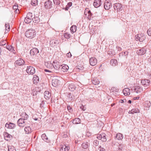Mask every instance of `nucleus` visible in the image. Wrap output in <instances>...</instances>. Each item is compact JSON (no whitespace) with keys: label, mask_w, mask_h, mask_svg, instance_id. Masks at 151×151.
<instances>
[{"label":"nucleus","mask_w":151,"mask_h":151,"mask_svg":"<svg viewBox=\"0 0 151 151\" xmlns=\"http://www.w3.org/2000/svg\"><path fill=\"white\" fill-rule=\"evenodd\" d=\"M23 116H24V117L23 116V119L20 118L17 121V124L19 127H23L26 125V121L28 117V115L26 113H24L23 114Z\"/></svg>","instance_id":"1"},{"label":"nucleus","mask_w":151,"mask_h":151,"mask_svg":"<svg viewBox=\"0 0 151 151\" xmlns=\"http://www.w3.org/2000/svg\"><path fill=\"white\" fill-rule=\"evenodd\" d=\"M25 34L26 37L32 39L36 35V32L35 29H28L25 32Z\"/></svg>","instance_id":"2"},{"label":"nucleus","mask_w":151,"mask_h":151,"mask_svg":"<svg viewBox=\"0 0 151 151\" xmlns=\"http://www.w3.org/2000/svg\"><path fill=\"white\" fill-rule=\"evenodd\" d=\"M53 68L55 70H54L55 73H58L60 68V65L58 62L54 61L52 63Z\"/></svg>","instance_id":"3"},{"label":"nucleus","mask_w":151,"mask_h":151,"mask_svg":"<svg viewBox=\"0 0 151 151\" xmlns=\"http://www.w3.org/2000/svg\"><path fill=\"white\" fill-rule=\"evenodd\" d=\"M135 38L137 40H139L140 42H142L145 40V37L144 36V34L142 33L136 35L135 36Z\"/></svg>","instance_id":"4"},{"label":"nucleus","mask_w":151,"mask_h":151,"mask_svg":"<svg viewBox=\"0 0 151 151\" xmlns=\"http://www.w3.org/2000/svg\"><path fill=\"white\" fill-rule=\"evenodd\" d=\"M27 72L29 75H33L35 73V68L32 66H27L26 69Z\"/></svg>","instance_id":"5"},{"label":"nucleus","mask_w":151,"mask_h":151,"mask_svg":"<svg viewBox=\"0 0 151 151\" xmlns=\"http://www.w3.org/2000/svg\"><path fill=\"white\" fill-rule=\"evenodd\" d=\"M114 10L117 12H120L122 11L123 9L122 5L119 3H116L114 4Z\"/></svg>","instance_id":"6"},{"label":"nucleus","mask_w":151,"mask_h":151,"mask_svg":"<svg viewBox=\"0 0 151 151\" xmlns=\"http://www.w3.org/2000/svg\"><path fill=\"white\" fill-rule=\"evenodd\" d=\"M52 2L50 0H47L44 3V7L46 9H50L52 6Z\"/></svg>","instance_id":"7"},{"label":"nucleus","mask_w":151,"mask_h":151,"mask_svg":"<svg viewBox=\"0 0 151 151\" xmlns=\"http://www.w3.org/2000/svg\"><path fill=\"white\" fill-rule=\"evenodd\" d=\"M150 81L149 79H142L141 83L144 87H147L150 86Z\"/></svg>","instance_id":"8"},{"label":"nucleus","mask_w":151,"mask_h":151,"mask_svg":"<svg viewBox=\"0 0 151 151\" xmlns=\"http://www.w3.org/2000/svg\"><path fill=\"white\" fill-rule=\"evenodd\" d=\"M25 62L24 60L21 58H19L16 60L14 63L16 65L21 66L24 64Z\"/></svg>","instance_id":"9"},{"label":"nucleus","mask_w":151,"mask_h":151,"mask_svg":"<svg viewBox=\"0 0 151 151\" xmlns=\"http://www.w3.org/2000/svg\"><path fill=\"white\" fill-rule=\"evenodd\" d=\"M89 63L91 65L94 66L97 63V60L95 57L91 58L89 59Z\"/></svg>","instance_id":"10"},{"label":"nucleus","mask_w":151,"mask_h":151,"mask_svg":"<svg viewBox=\"0 0 151 151\" xmlns=\"http://www.w3.org/2000/svg\"><path fill=\"white\" fill-rule=\"evenodd\" d=\"M111 3L108 1H105L104 3V7L106 10H109L111 7Z\"/></svg>","instance_id":"11"},{"label":"nucleus","mask_w":151,"mask_h":151,"mask_svg":"<svg viewBox=\"0 0 151 151\" xmlns=\"http://www.w3.org/2000/svg\"><path fill=\"white\" fill-rule=\"evenodd\" d=\"M146 50L144 48H142L137 50V52L138 55H141L144 54L146 52Z\"/></svg>","instance_id":"12"},{"label":"nucleus","mask_w":151,"mask_h":151,"mask_svg":"<svg viewBox=\"0 0 151 151\" xmlns=\"http://www.w3.org/2000/svg\"><path fill=\"white\" fill-rule=\"evenodd\" d=\"M59 83V81L55 77H53L52 80V84L54 87H56Z\"/></svg>","instance_id":"13"},{"label":"nucleus","mask_w":151,"mask_h":151,"mask_svg":"<svg viewBox=\"0 0 151 151\" xmlns=\"http://www.w3.org/2000/svg\"><path fill=\"white\" fill-rule=\"evenodd\" d=\"M39 52L38 49L37 48H34L30 50V53L31 55H36Z\"/></svg>","instance_id":"14"},{"label":"nucleus","mask_w":151,"mask_h":151,"mask_svg":"<svg viewBox=\"0 0 151 151\" xmlns=\"http://www.w3.org/2000/svg\"><path fill=\"white\" fill-rule=\"evenodd\" d=\"M101 5V0H95L93 5L95 7L97 8L100 6Z\"/></svg>","instance_id":"15"},{"label":"nucleus","mask_w":151,"mask_h":151,"mask_svg":"<svg viewBox=\"0 0 151 151\" xmlns=\"http://www.w3.org/2000/svg\"><path fill=\"white\" fill-rule=\"evenodd\" d=\"M60 41L58 40H55L54 41L51 40H50V45H52V46H55L59 44Z\"/></svg>","instance_id":"16"},{"label":"nucleus","mask_w":151,"mask_h":151,"mask_svg":"<svg viewBox=\"0 0 151 151\" xmlns=\"http://www.w3.org/2000/svg\"><path fill=\"white\" fill-rule=\"evenodd\" d=\"M5 126L7 128L12 129L14 128L15 127V125L13 123H6Z\"/></svg>","instance_id":"17"},{"label":"nucleus","mask_w":151,"mask_h":151,"mask_svg":"<svg viewBox=\"0 0 151 151\" xmlns=\"http://www.w3.org/2000/svg\"><path fill=\"white\" fill-rule=\"evenodd\" d=\"M134 90L137 93H140L143 91V88L142 87L139 86H137L134 88Z\"/></svg>","instance_id":"18"},{"label":"nucleus","mask_w":151,"mask_h":151,"mask_svg":"<svg viewBox=\"0 0 151 151\" xmlns=\"http://www.w3.org/2000/svg\"><path fill=\"white\" fill-rule=\"evenodd\" d=\"M44 97L46 99H49L51 96V93L48 91H45L44 93Z\"/></svg>","instance_id":"19"},{"label":"nucleus","mask_w":151,"mask_h":151,"mask_svg":"<svg viewBox=\"0 0 151 151\" xmlns=\"http://www.w3.org/2000/svg\"><path fill=\"white\" fill-rule=\"evenodd\" d=\"M123 92L125 96L129 95L130 93V90L128 88H126L123 90Z\"/></svg>","instance_id":"20"},{"label":"nucleus","mask_w":151,"mask_h":151,"mask_svg":"<svg viewBox=\"0 0 151 151\" xmlns=\"http://www.w3.org/2000/svg\"><path fill=\"white\" fill-rule=\"evenodd\" d=\"M33 83L35 84H37L39 82V79L38 77L36 75L33 76Z\"/></svg>","instance_id":"21"},{"label":"nucleus","mask_w":151,"mask_h":151,"mask_svg":"<svg viewBox=\"0 0 151 151\" xmlns=\"http://www.w3.org/2000/svg\"><path fill=\"white\" fill-rule=\"evenodd\" d=\"M69 149V147L67 146H66L65 145H64L61 146L60 150V151H68Z\"/></svg>","instance_id":"22"},{"label":"nucleus","mask_w":151,"mask_h":151,"mask_svg":"<svg viewBox=\"0 0 151 151\" xmlns=\"http://www.w3.org/2000/svg\"><path fill=\"white\" fill-rule=\"evenodd\" d=\"M4 138L6 140H9L12 137V135L6 132L4 134Z\"/></svg>","instance_id":"23"},{"label":"nucleus","mask_w":151,"mask_h":151,"mask_svg":"<svg viewBox=\"0 0 151 151\" xmlns=\"http://www.w3.org/2000/svg\"><path fill=\"white\" fill-rule=\"evenodd\" d=\"M123 138L122 134L120 133H118L116 134L115 139L119 140H122Z\"/></svg>","instance_id":"24"},{"label":"nucleus","mask_w":151,"mask_h":151,"mask_svg":"<svg viewBox=\"0 0 151 151\" xmlns=\"http://www.w3.org/2000/svg\"><path fill=\"white\" fill-rule=\"evenodd\" d=\"M45 66L49 69H53V65L51 64L50 62H46L45 63Z\"/></svg>","instance_id":"25"},{"label":"nucleus","mask_w":151,"mask_h":151,"mask_svg":"<svg viewBox=\"0 0 151 151\" xmlns=\"http://www.w3.org/2000/svg\"><path fill=\"white\" fill-rule=\"evenodd\" d=\"M151 105V103L149 101H145L144 104V106L145 108H147L148 109H149V108L150 107Z\"/></svg>","instance_id":"26"},{"label":"nucleus","mask_w":151,"mask_h":151,"mask_svg":"<svg viewBox=\"0 0 151 151\" xmlns=\"http://www.w3.org/2000/svg\"><path fill=\"white\" fill-rule=\"evenodd\" d=\"M89 146V144L87 142H83L82 145V148L84 149H87Z\"/></svg>","instance_id":"27"},{"label":"nucleus","mask_w":151,"mask_h":151,"mask_svg":"<svg viewBox=\"0 0 151 151\" xmlns=\"http://www.w3.org/2000/svg\"><path fill=\"white\" fill-rule=\"evenodd\" d=\"M77 27L76 25H73L70 28V30L71 33L73 34L76 31Z\"/></svg>","instance_id":"28"},{"label":"nucleus","mask_w":151,"mask_h":151,"mask_svg":"<svg viewBox=\"0 0 151 151\" xmlns=\"http://www.w3.org/2000/svg\"><path fill=\"white\" fill-rule=\"evenodd\" d=\"M110 64L111 65L115 66L117 64V60L115 59H112L110 61Z\"/></svg>","instance_id":"29"},{"label":"nucleus","mask_w":151,"mask_h":151,"mask_svg":"<svg viewBox=\"0 0 151 151\" xmlns=\"http://www.w3.org/2000/svg\"><path fill=\"white\" fill-rule=\"evenodd\" d=\"M24 131L25 133L29 134L31 132V129L29 127H26L24 128Z\"/></svg>","instance_id":"30"},{"label":"nucleus","mask_w":151,"mask_h":151,"mask_svg":"<svg viewBox=\"0 0 151 151\" xmlns=\"http://www.w3.org/2000/svg\"><path fill=\"white\" fill-rule=\"evenodd\" d=\"M62 67L61 69V70L62 71L65 72L68 70L69 69V67L67 65L64 64L63 65H62Z\"/></svg>","instance_id":"31"},{"label":"nucleus","mask_w":151,"mask_h":151,"mask_svg":"<svg viewBox=\"0 0 151 151\" xmlns=\"http://www.w3.org/2000/svg\"><path fill=\"white\" fill-rule=\"evenodd\" d=\"M87 14H88V16L92 15V13H91L89 9L88 8L86 9L84 12V14L85 15H87Z\"/></svg>","instance_id":"32"},{"label":"nucleus","mask_w":151,"mask_h":151,"mask_svg":"<svg viewBox=\"0 0 151 151\" xmlns=\"http://www.w3.org/2000/svg\"><path fill=\"white\" fill-rule=\"evenodd\" d=\"M18 8V6L17 4H15V5L13 6V9L14 10L15 12L17 13H18L19 12V10Z\"/></svg>","instance_id":"33"},{"label":"nucleus","mask_w":151,"mask_h":151,"mask_svg":"<svg viewBox=\"0 0 151 151\" xmlns=\"http://www.w3.org/2000/svg\"><path fill=\"white\" fill-rule=\"evenodd\" d=\"M81 122L80 119L78 118H76L73 121V123L74 124H79Z\"/></svg>","instance_id":"34"},{"label":"nucleus","mask_w":151,"mask_h":151,"mask_svg":"<svg viewBox=\"0 0 151 151\" xmlns=\"http://www.w3.org/2000/svg\"><path fill=\"white\" fill-rule=\"evenodd\" d=\"M101 140L104 142L106 141V135L104 133L102 134Z\"/></svg>","instance_id":"35"},{"label":"nucleus","mask_w":151,"mask_h":151,"mask_svg":"<svg viewBox=\"0 0 151 151\" xmlns=\"http://www.w3.org/2000/svg\"><path fill=\"white\" fill-rule=\"evenodd\" d=\"M92 83L93 84L96 85L98 84L99 83V81L97 79H95L92 80Z\"/></svg>","instance_id":"36"},{"label":"nucleus","mask_w":151,"mask_h":151,"mask_svg":"<svg viewBox=\"0 0 151 151\" xmlns=\"http://www.w3.org/2000/svg\"><path fill=\"white\" fill-rule=\"evenodd\" d=\"M41 137L43 140L47 142V140H48V138L45 134H42V135Z\"/></svg>","instance_id":"37"},{"label":"nucleus","mask_w":151,"mask_h":151,"mask_svg":"<svg viewBox=\"0 0 151 151\" xmlns=\"http://www.w3.org/2000/svg\"><path fill=\"white\" fill-rule=\"evenodd\" d=\"M33 17V14L31 12L28 13L27 15V17L29 18L30 19H32Z\"/></svg>","instance_id":"38"},{"label":"nucleus","mask_w":151,"mask_h":151,"mask_svg":"<svg viewBox=\"0 0 151 151\" xmlns=\"http://www.w3.org/2000/svg\"><path fill=\"white\" fill-rule=\"evenodd\" d=\"M32 21V19L26 17L24 19V21L26 23H29Z\"/></svg>","instance_id":"39"},{"label":"nucleus","mask_w":151,"mask_h":151,"mask_svg":"<svg viewBox=\"0 0 151 151\" xmlns=\"http://www.w3.org/2000/svg\"><path fill=\"white\" fill-rule=\"evenodd\" d=\"M132 114L134 113H138L139 112V110L137 108H135L132 109Z\"/></svg>","instance_id":"40"},{"label":"nucleus","mask_w":151,"mask_h":151,"mask_svg":"<svg viewBox=\"0 0 151 151\" xmlns=\"http://www.w3.org/2000/svg\"><path fill=\"white\" fill-rule=\"evenodd\" d=\"M37 0H32L31 1V4L33 6H35L37 4Z\"/></svg>","instance_id":"41"},{"label":"nucleus","mask_w":151,"mask_h":151,"mask_svg":"<svg viewBox=\"0 0 151 151\" xmlns=\"http://www.w3.org/2000/svg\"><path fill=\"white\" fill-rule=\"evenodd\" d=\"M6 32H7L10 30V26L9 24H5Z\"/></svg>","instance_id":"42"},{"label":"nucleus","mask_w":151,"mask_h":151,"mask_svg":"<svg viewBox=\"0 0 151 151\" xmlns=\"http://www.w3.org/2000/svg\"><path fill=\"white\" fill-rule=\"evenodd\" d=\"M129 53L127 51H125L124 52H122L121 53H119V55L121 56L122 55H124L125 56H127L128 55Z\"/></svg>","instance_id":"43"},{"label":"nucleus","mask_w":151,"mask_h":151,"mask_svg":"<svg viewBox=\"0 0 151 151\" xmlns=\"http://www.w3.org/2000/svg\"><path fill=\"white\" fill-rule=\"evenodd\" d=\"M72 5V3L71 2H69L68 3L67 5L66 6L65 8V10H68L69 9V7H70Z\"/></svg>","instance_id":"44"},{"label":"nucleus","mask_w":151,"mask_h":151,"mask_svg":"<svg viewBox=\"0 0 151 151\" xmlns=\"http://www.w3.org/2000/svg\"><path fill=\"white\" fill-rule=\"evenodd\" d=\"M32 19L33 22L35 23H38L39 21V18L37 17H34Z\"/></svg>","instance_id":"45"},{"label":"nucleus","mask_w":151,"mask_h":151,"mask_svg":"<svg viewBox=\"0 0 151 151\" xmlns=\"http://www.w3.org/2000/svg\"><path fill=\"white\" fill-rule=\"evenodd\" d=\"M64 37L66 39H69L70 37V34L66 33L64 34Z\"/></svg>","instance_id":"46"},{"label":"nucleus","mask_w":151,"mask_h":151,"mask_svg":"<svg viewBox=\"0 0 151 151\" xmlns=\"http://www.w3.org/2000/svg\"><path fill=\"white\" fill-rule=\"evenodd\" d=\"M6 48L9 50H11L13 52L14 51L13 48L11 46H6Z\"/></svg>","instance_id":"47"},{"label":"nucleus","mask_w":151,"mask_h":151,"mask_svg":"<svg viewBox=\"0 0 151 151\" xmlns=\"http://www.w3.org/2000/svg\"><path fill=\"white\" fill-rule=\"evenodd\" d=\"M8 151H16V149L13 147H8Z\"/></svg>","instance_id":"48"},{"label":"nucleus","mask_w":151,"mask_h":151,"mask_svg":"<svg viewBox=\"0 0 151 151\" xmlns=\"http://www.w3.org/2000/svg\"><path fill=\"white\" fill-rule=\"evenodd\" d=\"M69 89L70 90L73 91L75 89V88L74 86L72 85V84H70L69 85Z\"/></svg>","instance_id":"49"},{"label":"nucleus","mask_w":151,"mask_h":151,"mask_svg":"<svg viewBox=\"0 0 151 151\" xmlns=\"http://www.w3.org/2000/svg\"><path fill=\"white\" fill-rule=\"evenodd\" d=\"M53 2L56 5H59L60 3V1L59 0H53Z\"/></svg>","instance_id":"50"},{"label":"nucleus","mask_w":151,"mask_h":151,"mask_svg":"<svg viewBox=\"0 0 151 151\" xmlns=\"http://www.w3.org/2000/svg\"><path fill=\"white\" fill-rule=\"evenodd\" d=\"M147 33L149 36H151V28H149L147 31Z\"/></svg>","instance_id":"51"},{"label":"nucleus","mask_w":151,"mask_h":151,"mask_svg":"<svg viewBox=\"0 0 151 151\" xmlns=\"http://www.w3.org/2000/svg\"><path fill=\"white\" fill-rule=\"evenodd\" d=\"M6 43V41H1L0 42V45H5Z\"/></svg>","instance_id":"52"},{"label":"nucleus","mask_w":151,"mask_h":151,"mask_svg":"<svg viewBox=\"0 0 151 151\" xmlns=\"http://www.w3.org/2000/svg\"><path fill=\"white\" fill-rule=\"evenodd\" d=\"M93 145L96 146H97L99 144V141L97 140H95L93 141Z\"/></svg>","instance_id":"53"},{"label":"nucleus","mask_w":151,"mask_h":151,"mask_svg":"<svg viewBox=\"0 0 151 151\" xmlns=\"http://www.w3.org/2000/svg\"><path fill=\"white\" fill-rule=\"evenodd\" d=\"M102 137V134H98L97 136V138L99 139H101Z\"/></svg>","instance_id":"54"},{"label":"nucleus","mask_w":151,"mask_h":151,"mask_svg":"<svg viewBox=\"0 0 151 151\" xmlns=\"http://www.w3.org/2000/svg\"><path fill=\"white\" fill-rule=\"evenodd\" d=\"M67 108L70 112H71L72 111V108L70 106H67Z\"/></svg>","instance_id":"55"},{"label":"nucleus","mask_w":151,"mask_h":151,"mask_svg":"<svg viewBox=\"0 0 151 151\" xmlns=\"http://www.w3.org/2000/svg\"><path fill=\"white\" fill-rule=\"evenodd\" d=\"M99 148H100V151H105V150L103 148L101 147V146H99Z\"/></svg>","instance_id":"56"},{"label":"nucleus","mask_w":151,"mask_h":151,"mask_svg":"<svg viewBox=\"0 0 151 151\" xmlns=\"http://www.w3.org/2000/svg\"><path fill=\"white\" fill-rule=\"evenodd\" d=\"M147 78H149V79L151 78V73H147Z\"/></svg>","instance_id":"57"},{"label":"nucleus","mask_w":151,"mask_h":151,"mask_svg":"<svg viewBox=\"0 0 151 151\" xmlns=\"http://www.w3.org/2000/svg\"><path fill=\"white\" fill-rule=\"evenodd\" d=\"M66 55L68 58H70L72 56L70 52H69L67 53Z\"/></svg>","instance_id":"58"},{"label":"nucleus","mask_w":151,"mask_h":151,"mask_svg":"<svg viewBox=\"0 0 151 151\" xmlns=\"http://www.w3.org/2000/svg\"><path fill=\"white\" fill-rule=\"evenodd\" d=\"M81 109H82V110L83 111H85L86 109L85 108H84V106H82L80 107Z\"/></svg>","instance_id":"59"},{"label":"nucleus","mask_w":151,"mask_h":151,"mask_svg":"<svg viewBox=\"0 0 151 151\" xmlns=\"http://www.w3.org/2000/svg\"><path fill=\"white\" fill-rule=\"evenodd\" d=\"M45 71V72H49V73H51V71H50V70H47V69H45L44 70Z\"/></svg>","instance_id":"60"},{"label":"nucleus","mask_w":151,"mask_h":151,"mask_svg":"<svg viewBox=\"0 0 151 151\" xmlns=\"http://www.w3.org/2000/svg\"><path fill=\"white\" fill-rule=\"evenodd\" d=\"M117 49L119 51H121L122 50V48L119 47H117Z\"/></svg>","instance_id":"61"},{"label":"nucleus","mask_w":151,"mask_h":151,"mask_svg":"<svg viewBox=\"0 0 151 151\" xmlns=\"http://www.w3.org/2000/svg\"><path fill=\"white\" fill-rule=\"evenodd\" d=\"M139 98V97H135L133 98L134 100L138 99Z\"/></svg>","instance_id":"62"},{"label":"nucleus","mask_w":151,"mask_h":151,"mask_svg":"<svg viewBox=\"0 0 151 151\" xmlns=\"http://www.w3.org/2000/svg\"><path fill=\"white\" fill-rule=\"evenodd\" d=\"M132 109L131 110H130L129 111V112H128V113L129 114H132Z\"/></svg>","instance_id":"63"},{"label":"nucleus","mask_w":151,"mask_h":151,"mask_svg":"<svg viewBox=\"0 0 151 151\" xmlns=\"http://www.w3.org/2000/svg\"><path fill=\"white\" fill-rule=\"evenodd\" d=\"M128 102L129 103V104H131V102H132V101H131V100H129V101H128Z\"/></svg>","instance_id":"64"}]
</instances>
